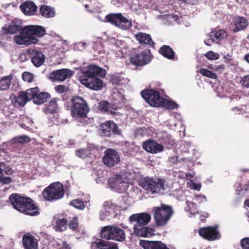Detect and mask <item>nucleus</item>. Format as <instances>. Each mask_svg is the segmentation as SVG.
Here are the masks:
<instances>
[{"mask_svg":"<svg viewBox=\"0 0 249 249\" xmlns=\"http://www.w3.org/2000/svg\"><path fill=\"white\" fill-rule=\"evenodd\" d=\"M83 4L84 5V6H85V8L86 9V10H87L88 11H89L90 12H92L91 10H89V5L88 4H87L86 2H85V3Z\"/></svg>","mask_w":249,"mask_h":249,"instance_id":"obj_62","label":"nucleus"},{"mask_svg":"<svg viewBox=\"0 0 249 249\" xmlns=\"http://www.w3.org/2000/svg\"><path fill=\"white\" fill-rule=\"evenodd\" d=\"M39 12L41 16L47 18L53 17L55 15L54 9L46 5H42L40 7Z\"/></svg>","mask_w":249,"mask_h":249,"instance_id":"obj_28","label":"nucleus"},{"mask_svg":"<svg viewBox=\"0 0 249 249\" xmlns=\"http://www.w3.org/2000/svg\"><path fill=\"white\" fill-rule=\"evenodd\" d=\"M242 80L243 85L247 88H249V75L244 76Z\"/></svg>","mask_w":249,"mask_h":249,"instance_id":"obj_54","label":"nucleus"},{"mask_svg":"<svg viewBox=\"0 0 249 249\" xmlns=\"http://www.w3.org/2000/svg\"><path fill=\"white\" fill-rule=\"evenodd\" d=\"M140 245L143 249H169L166 245L161 241H150L147 240H141Z\"/></svg>","mask_w":249,"mask_h":249,"instance_id":"obj_21","label":"nucleus"},{"mask_svg":"<svg viewBox=\"0 0 249 249\" xmlns=\"http://www.w3.org/2000/svg\"><path fill=\"white\" fill-rule=\"evenodd\" d=\"M178 105L174 101H172V109L178 108Z\"/></svg>","mask_w":249,"mask_h":249,"instance_id":"obj_61","label":"nucleus"},{"mask_svg":"<svg viewBox=\"0 0 249 249\" xmlns=\"http://www.w3.org/2000/svg\"><path fill=\"white\" fill-rule=\"evenodd\" d=\"M100 131L102 136L107 137L121 133L117 124L112 121H107L102 124L100 125Z\"/></svg>","mask_w":249,"mask_h":249,"instance_id":"obj_13","label":"nucleus"},{"mask_svg":"<svg viewBox=\"0 0 249 249\" xmlns=\"http://www.w3.org/2000/svg\"><path fill=\"white\" fill-rule=\"evenodd\" d=\"M40 91L39 88L37 87L30 88L27 89L25 92L26 93L27 96L29 101L33 100L34 101V99L36 96L37 93Z\"/></svg>","mask_w":249,"mask_h":249,"instance_id":"obj_38","label":"nucleus"},{"mask_svg":"<svg viewBox=\"0 0 249 249\" xmlns=\"http://www.w3.org/2000/svg\"><path fill=\"white\" fill-rule=\"evenodd\" d=\"M91 249H118L117 244L110 241L98 239L92 242Z\"/></svg>","mask_w":249,"mask_h":249,"instance_id":"obj_20","label":"nucleus"},{"mask_svg":"<svg viewBox=\"0 0 249 249\" xmlns=\"http://www.w3.org/2000/svg\"><path fill=\"white\" fill-rule=\"evenodd\" d=\"M121 81V77L120 76L116 75H113L110 79V82L113 85H119Z\"/></svg>","mask_w":249,"mask_h":249,"instance_id":"obj_48","label":"nucleus"},{"mask_svg":"<svg viewBox=\"0 0 249 249\" xmlns=\"http://www.w3.org/2000/svg\"><path fill=\"white\" fill-rule=\"evenodd\" d=\"M45 58V56L40 51H34L32 53V62L36 67H38L43 64Z\"/></svg>","mask_w":249,"mask_h":249,"instance_id":"obj_25","label":"nucleus"},{"mask_svg":"<svg viewBox=\"0 0 249 249\" xmlns=\"http://www.w3.org/2000/svg\"><path fill=\"white\" fill-rule=\"evenodd\" d=\"M64 195L63 185L59 182L52 183L42 192L44 198L50 202L61 199Z\"/></svg>","mask_w":249,"mask_h":249,"instance_id":"obj_7","label":"nucleus"},{"mask_svg":"<svg viewBox=\"0 0 249 249\" xmlns=\"http://www.w3.org/2000/svg\"><path fill=\"white\" fill-rule=\"evenodd\" d=\"M3 172L7 175H11L13 174V170L10 166L7 165L3 161L0 162V175L3 176Z\"/></svg>","mask_w":249,"mask_h":249,"instance_id":"obj_39","label":"nucleus"},{"mask_svg":"<svg viewBox=\"0 0 249 249\" xmlns=\"http://www.w3.org/2000/svg\"><path fill=\"white\" fill-rule=\"evenodd\" d=\"M123 184V182L120 177L111 178L108 179V184L113 189L119 190L122 187Z\"/></svg>","mask_w":249,"mask_h":249,"instance_id":"obj_34","label":"nucleus"},{"mask_svg":"<svg viewBox=\"0 0 249 249\" xmlns=\"http://www.w3.org/2000/svg\"><path fill=\"white\" fill-rule=\"evenodd\" d=\"M198 71L204 76L208 77L213 79H216L217 78V76L215 73L213 72L208 69L201 68Z\"/></svg>","mask_w":249,"mask_h":249,"instance_id":"obj_42","label":"nucleus"},{"mask_svg":"<svg viewBox=\"0 0 249 249\" xmlns=\"http://www.w3.org/2000/svg\"><path fill=\"white\" fill-rule=\"evenodd\" d=\"M244 204H245V205L249 207V199L246 200L244 202Z\"/></svg>","mask_w":249,"mask_h":249,"instance_id":"obj_64","label":"nucleus"},{"mask_svg":"<svg viewBox=\"0 0 249 249\" xmlns=\"http://www.w3.org/2000/svg\"><path fill=\"white\" fill-rule=\"evenodd\" d=\"M30 141L29 137L25 135L17 136L11 140V142L13 144L27 143Z\"/></svg>","mask_w":249,"mask_h":249,"instance_id":"obj_40","label":"nucleus"},{"mask_svg":"<svg viewBox=\"0 0 249 249\" xmlns=\"http://www.w3.org/2000/svg\"><path fill=\"white\" fill-rule=\"evenodd\" d=\"M103 162L109 167L117 165L120 162V157L118 152L112 148L107 149L102 158Z\"/></svg>","mask_w":249,"mask_h":249,"instance_id":"obj_12","label":"nucleus"},{"mask_svg":"<svg viewBox=\"0 0 249 249\" xmlns=\"http://www.w3.org/2000/svg\"><path fill=\"white\" fill-rule=\"evenodd\" d=\"M70 204L71 206L79 209H82L84 207L83 202L80 199L73 200L71 201Z\"/></svg>","mask_w":249,"mask_h":249,"instance_id":"obj_45","label":"nucleus"},{"mask_svg":"<svg viewBox=\"0 0 249 249\" xmlns=\"http://www.w3.org/2000/svg\"><path fill=\"white\" fill-rule=\"evenodd\" d=\"M159 53L164 57L171 59V48L169 46L163 45L160 49Z\"/></svg>","mask_w":249,"mask_h":249,"instance_id":"obj_41","label":"nucleus"},{"mask_svg":"<svg viewBox=\"0 0 249 249\" xmlns=\"http://www.w3.org/2000/svg\"><path fill=\"white\" fill-rule=\"evenodd\" d=\"M13 77V74L5 76L0 80V90H5L9 89L11 81Z\"/></svg>","mask_w":249,"mask_h":249,"instance_id":"obj_31","label":"nucleus"},{"mask_svg":"<svg viewBox=\"0 0 249 249\" xmlns=\"http://www.w3.org/2000/svg\"><path fill=\"white\" fill-rule=\"evenodd\" d=\"M62 245L61 249H71L70 245L65 241H62Z\"/></svg>","mask_w":249,"mask_h":249,"instance_id":"obj_56","label":"nucleus"},{"mask_svg":"<svg viewBox=\"0 0 249 249\" xmlns=\"http://www.w3.org/2000/svg\"><path fill=\"white\" fill-rule=\"evenodd\" d=\"M172 19L178 24H181L182 23H183V18L182 17L172 15Z\"/></svg>","mask_w":249,"mask_h":249,"instance_id":"obj_51","label":"nucleus"},{"mask_svg":"<svg viewBox=\"0 0 249 249\" xmlns=\"http://www.w3.org/2000/svg\"><path fill=\"white\" fill-rule=\"evenodd\" d=\"M34 77L33 73L25 71L22 74V78L25 82H32Z\"/></svg>","mask_w":249,"mask_h":249,"instance_id":"obj_44","label":"nucleus"},{"mask_svg":"<svg viewBox=\"0 0 249 249\" xmlns=\"http://www.w3.org/2000/svg\"><path fill=\"white\" fill-rule=\"evenodd\" d=\"M166 181L164 179H155L153 178H142L140 181V186L152 194H164Z\"/></svg>","mask_w":249,"mask_h":249,"instance_id":"obj_5","label":"nucleus"},{"mask_svg":"<svg viewBox=\"0 0 249 249\" xmlns=\"http://www.w3.org/2000/svg\"><path fill=\"white\" fill-rule=\"evenodd\" d=\"M194 177L193 175H192L190 173H186V177L187 179L191 180V179Z\"/></svg>","mask_w":249,"mask_h":249,"instance_id":"obj_59","label":"nucleus"},{"mask_svg":"<svg viewBox=\"0 0 249 249\" xmlns=\"http://www.w3.org/2000/svg\"><path fill=\"white\" fill-rule=\"evenodd\" d=\"M9 199L13 208L24 214L36 216L39 214L38 207L30 197L22 196L15 193L11 194Z\"/></svg>","mask_w":249,"mask_h":249,"instance_id":"obj_3","label":"nucleus"},{"mask_svg":"<svg viewBox=\"0 0 249 249\" xmlns=\"http://www.w3.org/2000/svg\"><path fill=\"white\" fill-rule=\"evenodd\" d=\"M240 243L242 249H249V237L242 239L240 241Z\"/></svg>","mask_w":249,"mask_h":249,"instance_id":"obj_49","label":"nucleus"},{"mask_svg":"<svg viewBox=\"0 0 249 249\" xmlns=\"http://www.w3.org/2000/svg\"><path fill=\"white\" fill-rule=\"evenodd\" d=\"M177 57L175 56V53L172 50V60H177Z\"/></svg>","mask_w":249,"mask_h":249,"instance_id":"obj_63","label":"nucleus"},{"mask_svg":"<svg viewBox=\"0 0 249 249\" xmlns=\"http://www.w3.org/2000/svg\"><path fill=\"white\" fill-rule=\"evenodd\" d=\"M22 243L25 249H37V241L36 238L30 233L24 234Z\"/></svg>","mask_w":249,"mask_h":249,"instance_id":"obj_22","label":"nucleus"},{"mask_svg":"<svg viewBox=\"0 0 249 249\" xmlns=\"http://www.w3.org/2000/svg\"><path fill=\"white\" fill-rule=\"evenodd\" d=\"M231 56L229 54H227L226 56H224V61L226 63L230 62L232 60V59L231 58Z\"/></svg>","mask_w":249,"mask_h":249,"instance_id":"obj_57","label":"nucleus"},{"mask_svg":"<svg viewBox=\"0 0 249 249\" xmlns=\"http://www.w3.org/2000/svg\"><path fill=\"white\" fill-rule=\"evenodd\" d=\"M205 55L208 59L211 60H215L219 58V54L213 51L208 52Z\"/></svg>","mask_w":249,"mask_h":249,"instance_id":"obj_46","label":"nucleus"},{"mask_svg":"<svg viewBox=\"0 0 249 249\" xmlns=\"http://www.w3.org/2000/svg\"><path fill=\"white\" fill-rule=\"evenodd\" d=\"M12 181V179L10 177H5L2 178H0V182H2L3 184L10 183Z\"/></svg>","mask_w":249,"mask_h":249,"instance_id":"obj_52","label":"nucleus"},{"mask_svg":"<svg viewBox=\"0 0 249 249\" xmlns=\"http://www.w3.org/2000/svg\"><path fill=\"white\" fill-rule=\"evenodd\" d=\"M107 22L122 29L126 30L132 27L131 21L123 16L122 13H111L105 17Z\"/></svg>","mask_w":249,"mask_h":249,"instance_id":"obj_9","label":"nucleus"},{"mask_svg":"<svg viewBox=\"0 0 249 249\" xmlns=\"http://www.w3.org/2000/svg\"><path fill=\"white\" fill-rule=\"evenodd\" d=\"M100 233L101 236L103 239H113L122 242L124 241L125 238L124 230L114 226H107L104 227Z\"/></svg>","mask_w":249,"mask_h":249,"instance_id":"obj_8","label":"nucleus"},{"mask_svg":"<svg viewBox=\"0 0 249 249\" xmlns=\"http://www.w3.org/2000/svg\"><path fill=\"white\" fill-rule=\"evenodd\" d=\"M242 190H244L246 193H249V184L245 185Z\"/></svg>","mask_w":249,"mask_h":249,"instance_id":"obj_58","label":"nucleus"},{"mask_svg":"<svg viewBox=\"0 0 249 249\" xmlns=\"http://www.w3.org/2000/svg\"><path fill=\"white\" fill-rule=\"evenodd\" d=\"M141 93L142 97L151 107H165L167 105V103L169 105H171L170 102L167 101L161 97L156 90L145 89L142 90Z\"/></svg>","mask_w":249,"mask_h":249,"instance_id":"obj_6","label":"nucleus"},{"mask_svg":"<svg viewBox=\"0 0 249 249\" xmlns=\"http://www.w3.org/2000/svg\"><path fill=\"white\" fill-rule=\"evenodd\" d=\"M208 37L204 40V43L207 46H211L214 42H217L226 38L227 37V34L224 30H214L209 34Z\"/></svg>","mask_w":249,"mask_h":249,"instance_id":"obj_15","label":"nucleus"},{"mask_svg":"<svg viewBox=\"0 0 249 249\" xmlns=\"http://www.w3.org/2000/svg\"><path fill=\"white\" fill-rule=\"evenodd\" d=\"M244 60H245L247 62L249 63V53H247L244 56Z\"/></svg>","mask_w":249,"mask_h":249,"instance_id":"obj_60","label":"nucleus"},{"mask_svg":"<svg viewBox=\"0 0 249 249\" xmlns=\"http://www.w3.org/2000/svg\"><path fill=\"white\" fill-rule=\"evenodd\" d=\"M51 97L50 94L47 92L40 91L37 93L36 96L34 99L33 102L37 105H40L46 102L47 100Z\"/></svg>","mask_w":249,"mask_h":249,"instance_id":"obj_30","label":"nucleus"},{"mask_svg":"<svg viewBox=\"0 0 249 249\" xmlns=\"http://www.w3.org/2000/svg\"><path fill=\"white\" fill-rule=\"evenodd\" d=\"M68 226V221L65 218H59L56 219L55 230L56 231H64L66 230Z\"/></svg>","mask_w":249,"mask_h":249,"instance_id":"obj_33","label":"nucleus"},{"mask_svg":"<svg viewBox=\"0 0 249 249\" xmlns=\"http://www.w3.org/2000/svg\"><path fill=\"white\" fill-rule=\"evenodd\" d=\"M71 114L73 118H86L89 109L87 101L79 96H72L71 99Z\"/></svg>","mask_w":249,"mask_h":249,"instance_id":"obj_4","label":"nucleus"},{"mask_svg":"<svg viewBox=\"0 0 249 249\" xmlns=\"http://www.w3.org/2000/svg\"><path fill=\"white\" fill-rule=\"evenodd\" d=\"M72 73L69 69H60L52 71L50 73V78L53 81H63L71 77Z\"/></svg>","mask_w":249,"mask_h":249,"instance_id":"obj_18","label":"nucleus"},{"mask_svg":"<svg viewBox=\"0 0 249 249\" xmlns=\"http://www.w3.org/2000/svg\"><path fill=\"white\" fill-rule=\"evenodd\" d=\"M20 9L25 15L27 16L34 15L37 11L36 4L31 1H27L22 3L20 6Z\"/></svg>","mask_w":249,"mask_h":249,"instance_id":"obj_23","label":"nucleus"},{"mask_svg":"<svg viewBox=\"0 0 249 249\" xmlns=\"http://www.w3.org/2000/svg\"><path fill=\"white\" fill-rule=\"evenodd\" d=\"M28 101H29V100L25 92L20 91L19 92L18 96L12 101V104L15 107H23Z\"/></svg>","mask_w":249,"mask_h":249,"instance_id":"obj_27","label":"nucleus"},{"mask_svg":"<svg viewBox=\"0 0 249 249\" xmlns=\"http://www.w3.org/2000/svg\"><path fill=\"white\" fill-rule=\"evenodd\" d=\"M68 89V88L65 85H60L55 87V90L59 93H64Z\"/></svg>","mask_w":249,"mask_h":249,"instance_id":"obj_50","label":"nucleus"},{"mask_svg":"<svg viewBox=\"0 0 249 249\" xmlns=\"http://www.w3.org/2000/svg\"><path fill=\"white\" fill-rule=\"evenodd\" d=\"M21 27L20 25L15 24H11L8 26H5L3 28L4 31V34H14L18 32L19 33L22 30Z\"/></svg>","mask_w":249,"mask_h":249,"instance_id":"obj_32","label":"nucleus"},{"mask_svg":"<svg viewBox=\"0 0 249 249\" xmlns=\"http://www.w3.org/2000/svg\"><path fill=\"white\" fill-rule=\"evenodd\" d=\"M108 106L107 101H103L99 103V107L101 111L107 112L108 111Z\"/></svg>","mask_w":249,"mask_h":249,"instance_id":"obj_47","label":"nucleus"},{"mask_svg":"<svg viewBox=\"0 0 249 249\" xmlns=\"http://www.w3.org/2000/svg\"><path fill=\"white\" fill-rule=\"evenodd\" d=\"M198 233L203 238L209 241L218 240L221 237L217 225L200 228Z\"/></svg>","mask_w":249,"mask_h":249,"instance_id":"obj_11","label":"nucleus"},{"mask_svg":"<svg viewBox=\"0 0 249 249\" xmlns=\"http://www.w3.org/2000/svg\"><path fill=\"white\" fill-rule=\"evenodd\" d=\"M69 228L72 231L75 232H79L80 230L79 229V221L77 216L73 217L68 224Z\"/></svg>","mask_w":249,"mask_h":249,"instance_id":"obj_35","label":"nucleus"},{"mask_svg":"<svg viewBox=\"0 0 249 249\" xmlns=\"http://www.w3.org/2000/svg\"><path fill=\"white\" fill-rule=\"evenodd\" d=\"M151 60L149 50H144L140 53L132 55L130 57V62L137 67L144 66L148 64Z\"/></svg>","mask_w":249,"mask_h":249,"instance_id":"obj_14","label":"nucleus"},{"mask_svg":"<svg viewBox=\"0 0 249 249\" xmlns=\"http://www.w3.org/2000/svg\"><path fill=\"white\" fill-rule=\"evenodd\" d=\"M142 148L146 151L152 153L156 154L161 152L163 150V146L158 143L156 141L149 140L142 144Z\"/></svg>","mask_w":249,"mask_h":249,"instance_id":"obj_19","label":"nucleus"},{"mask_svg":"<svg viewBox=\"0 0 249 249\" xmlns=\"http://www.w3.org/2000/svg\"><path fill=\"white\" fill-rule=\"evenodd\" d=\"M135 37L141 45L148 44L153 46L154 44L150 35L146 33L139 32L135 35Z\"/></svg>","mask_w":249,"mask_h":249,"instance_id":"obj_26","label":"nucleus"},{"mask_svg":"<svg viewBox=\"0 0 249 249\" xmlns=\"http://www.w3.org/2000/svg\"><path fill=\"white\" fill-rule=\"evenodd\" d=\"M172 129L175 132L179 133V135H181V133L182 134L184 133L185 132V126L183 125L182 121H175L172 124Z\"/></svg>","mask_w":249,"mask_h":249,"instance_id":"obj_37","label":"nucleus"},{"mask_svg":"<svg viewBox=\"0 0 249 249\" xmlns=\"http://www.w3.org/2000/svg\"><path fill=\"white\" fill-rule=\"evenodd\" d=\"M187 206L185 207V211L190 213L192 215H195L198 213L197 209V205L192 202L187 201Z\"/></svg>","mask_w":249,"mask_h":249,"instance_id":"obj_36","label":"nucleus"},{"mask_svg":"<svg viewBox=\"0 0 249 249\" xmlns=\"http://www.w3.org/2000/svg\"><path fill=\"white\" fill-rule=\"evenodd\" d=\"M182 121L181 116L180 114L177 113H174L173 118L172 117V124L175 121Z\"/></svg>","mask_w":249,"mask_h":249,"instance_id":"obj_53","label":"nucleus"},{"mask_svg":"<svg viewBox=\"0 0 249 249\" xmlns=\"http://www.w3.org/2000/svg\"><path fill=\"white\" fill-rule=\"evenodd\" d=\"M46 34L45 28L39 25H31L24 27L18 35L14 36L15 42L19 45H29L36 44L38 38Z\"/></svg>","mask_w":249,"mask_h":249,"instance_id":"obj_1","label":"nucleus"},{"mask_svg":"<svg viewBox=\"0 0 249 249\" xmlns=\"http://www.w3.org/2000/svg\"><path fill=\"white\" fill-rule=\"evenodd\" d=\"M191 186L192 187L191 188L196 190H199L201 188L200 184L193 182L192 183Z\"/></svg>","mask_w":249,"mask_h":249,"instance_id":"obj_55","label":"nucleus"},{"mask_svg":"<svg viewBox=\"0 0 249 249\" xmlns=\"http://www.w3.org/2000/svg\"><path fill=\"white\" fill-rule=\"evenodd\" d=\"M249 25L248 20L243 17L237 16L234 17L232 20L231 26L233 27L232 31L233 33H237L243 31Z\"/></svg>","mask_w":249,"mask_h":249,"instance_id":"obj_17","label":"nucleus"},{"mask_svg":"<svg viewBox=\"0 0 249 249\" xmlns=\"http://www.w3.org/2000/svg\"><path fill=\"white\" fill-rule=\"evenodd\" d=\"M154 218L158 226H163L166 224L171 215V207L162 204L161 207H155Z\"/></svg>","mask_w":249,"mask_h":249,"instance_id":"obj_10","label":"nucleus"},{"mask_svg":"<svg viewBox=\"0 0 249 249\" xmlns=\"http://www.w3.org/2000/svg\"><path fill=\"white\" fill-rule=\"evenodd\" d=\"M75 154L79 158L85 159L88 156V150L86 148L77 149L75 151Z\"/></svg>","mask_w":249,"mask_h":249,"instance_id":"obj_43","label":"nucleus"},{"mask_svg":"<svg viewBox=\"0 0 249 249\" xmlns=\"http://www.w3.org/2000/svg\"><path fill=\"white\" fill-rule=\"evenodd\" d=\"M130 221L135 222L134 227H136L138 225L140 226H146L151 219V216L148 213H140L133 214L129 217Z\"/></svg>","mask_w":249,"mask_h":249,"instance_id":"obj_16","label":"nucleus"},{"mask_svg":"<svg viewBox=\"0 0 249 249\" xmlns=\"http://www.w3.org/2000/svg\"><path fill=\"white\" fill-rule=\"evenodd\" d=\"M134 232L136 235L141 237H150L154 234L152 229L138 225L134 227Z\"/></svg>","mask_w":249,"mask_h":249,"instance_id":"obj_24","label":"nucleus"},{"mask_svg":"<svg viewBox=\"0 0 249 249\" xmlns=\"http://www.w3.org/2000/svg\"><path fill=\"white\" fill-rule=\"evenodd\" d=\"M106 74L103 69L95 65H90L82 71L80 79L81 83L86 87L97 90L102 88L103 83L98 77H104Z\"/></svg>","mask_w":249,"mask_h":249,"instance_id":"obj_2","label":"nucleus"},{"mask_svg":"<svg viewBox=\"0 0 249 249\" xmlns=\"http://www.w3.org/2000/svg\"><path fill=\"white\" fill-rule=\"evenodd\" d=\"M58 100V98H54L49 102L46 108L47 113L53 114L57 112L58 109V104L57 102Z\"/></svg>","mask_w":249,"mask_h":249,"instance_id":"obj_29","label":"nucleus"}]
</instances>
